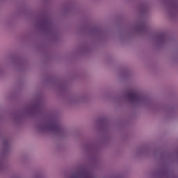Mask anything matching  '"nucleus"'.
Wrapping results in <instances>:
<instances>
[{
	"instance_id": "2",
	"label": "nucleus",
	"mask_w": 178,
	"mask_h": 178,
	"mask_svg": "<svg viewBox=\"0 0 178 178\" xmlns=\"http://www.w3.org/2000/svg\"><path fill=\"white\" fill-rule=\"evenodd\" d=\"M38 131L41 133H45V131H51V133H56V134H61L65 131V129L62 126L54 122H50L45 124H39L38 126Z\"/></svg>"
},
{
	"instance_id": "5",
	"label": "nucleus",
	"mask_w": 178,
	"mask_h": 178,
	"mask_svg": "<svg viewBox=\"0 0 178 178\" xmlns=\"http://www.w3.org/2000/svg\"><path fill=\"white\" fill-rule=\"evenodd\" d=\"M76 101H84V96H80L77 97Z\"/></svg>"
},
{
	"instance_id": "7",
	"label": "nucleus",
	"mask_w": 178,
	"mask_h": 178,
	"mask_svg": "<svg viewBox=\"0 0 178 178\" xmlns=\"http://www.w3.org/2000/svg\"><path fill=\"white\" fill-rule=\"evenodd\" d=\"M2 170V163H0V170Z\"/></svg>"
},
{
	"instance_id": "6",
	"label": "nucleus",
	"mask_w": 178,
	"mask_h": 178,
	"mask_svg": "<svg viewBox=\"0 0 178 178\" xmlns=\"http://www.w3.org/2000/svg\"><path fill=\"white\" fill-rule=\"evenodd\" d=\"M9 148V146L8 145H6L4 147V151H6V149Z\"/></svg>"
},
{
	"instance_id": "1",
	"label": "nucleus",
	"mask_w": 178,
	"mask_h": 178,
	"mask_svg": "<svg viewBox=\"0 0 178 178\" xmlns=\"http://www.w3.org/2000/svg\"><path fill=\"white\" fill-rule=\"evenodd\" d=\"M126 98L129 102L135 104V105H142L145 106L148 105V102H149L147 97L142 96L133 91L128 92Z\"/></svg>"
},
{
	"instance_id": "3",
	"label": "nucleus",
	"mask_w": 178,
	"mask_h": 178,
	"mask_svg": "<svg viewBox=\"0 0 178 178\" xmlns=\"http://www.w3.org/2000/svg\"><path fill=\"white\" fill-rule=\"evenodd\" d=\"M69 178H92V175L86 168H80L71 175Z\"/></svg>"
},
{
	"instance_id": "4",
	"label": "nucleus",
	"mask_w": 178,
	"mask_h": 178,
	"mask_svg": "<svg viewBox=\"0 0 178 178\" xmlns=\"http://www.w3.org/2000/svg\"><path fill=\"white\" fill-rule=\"evenodd\" d=\"M156 41L158 42H163L165 41V36L163 35H159L156 38Z\"/></svg>"
}]
</instances>
